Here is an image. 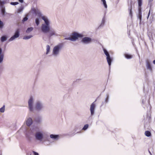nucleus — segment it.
Masks as SVG:
<instances>
[{
  "label": "nucleus",
  "instance_id": "obj_1",
  "mask_svg": "<svg viewBox=\"0 0 155 155\" xmlns=\"http://www.w3.org/2000/svg\"><path fill=\"white\" fill-rule=\"evenodd\" d=\"M34 100L32 97H31L28 101V108L31 112H34L35 110L38 111H42L44 110L45 106L43 102L39 100H37L34 105Z\"/></svg>",
  "mask_w": 155,
  "mask_h": 155
},
{
  "label": "nucleus",
  "instance_id": "obj_2",
  "mask_svg": "<svg viewBox=\"0 0 155 155\" xmlns=\"http://www.w3.org/2000/svg\"><path fill=\"white\" fill-rule=\"evenodd\" d=\"M32 10L36 14H38V16L41 17L42 19L44 21L45 23L42 24L41 29L42 32L47 31L49 30V27H50V21L48 17L45 16H42L41 12L35 8L32 9Z\"/></svg>",
  "mask_w": 155,
  "mask_h": 155
},
{
  "label": "nucleus",
  "instance_id": "obj_3",
  "mask_svg": "<svg viewBox=\"0 0 155 155\" xmlns=\"http://www.w3.org/2000/svg\"><path fill=\"white\" fill-rule=\"evenodd\" d=\"M62 47V44H59L54 46L52 50V55L55 57L58 56Z\"/></svg>",
  "mask_w": 155,
  "mask_h": 155
},
{
  "label": "nucleus",
  "instance_id": "obj_4",
  "mask_svg": "<svg viewBox=\"0 0 155 155\" xmlns=\"http://www.w3.org/2000/svg\"><path fill=\"white\" fill-rule=\"evenodd\" d=\"M83 37V34L74 32L72 33L71 37L65 38L64 39L65 40H70L72 41H75L78 39L79 38H82Z\"/></svg>",
  "mask_w": 155,
  "mask_h": 155
},
{
  "label": "nucleus",
  "instance_id": "obj_5",
  "mask_svg": "<svg viewBox=\"0 0 155 155\" xmlns=\"http://www.w3.org/2000/svg\"><path fill=\"white\" fill-rule=\"evenodd\" d=\"M35 139L40 142L43 141L44 138V134L43 132L41 130L36 131L34 134Z\"/></svg>",
  "mask_w": 155,
  "mask_h": 155
},
{
  "label": "nucleus",
  "instance_id": "obj_6",
  "mask_svg": "<svg viewBox=\"0 0 155 155\" xmlns=\"http://www.w3.org/2000/svg\"><path fill=\"white\" fill-rule=\"evenodd\" d=\"M44 33H48V36L49 37H51L53 36H58L59 35L57 33L56 31L54 29L50 28V27H49V30L47 31L42 32Z\"/></svg>",
  "mask_w": 155,
  "mask_h": 155
},
{
  "label": "nucleus",
  "instance_id": "obj_7",
  "mask_svg": "<svg viewBox=\"0 0 155 155\" xmlns=\"http://www.w3.org/2000/svg\"><path fill=\"white\" fill-rule=\"evenodd\" d=\"M92 41V38L89 37H84L83 38L81 41V42L84 45H87L90 44Z\"/></svg>",
  "mask_w": 155,
  "mask_h": 155
},
{
  "label": "nucleus",
  "instance_id": "obj_8",
  "mask_svg": "<svg viewBox=\"0 0 155 155\" xmlns=\"http://www.w3.org/2000/svg\"><path fill=\"white\" fill-rule=\"evenodd\" d=\"M105 54L107 56V60L109 66H110L111 64L112 59L110 57V55L107 51L104 48L103 49Z\"/></svg>",
  "mask_w": 155,
  "mask_h": 155
},
{
  "label": "nucleus",
  "instance_id": "obj_9",
  "mask_svg": "<svg viewBox=\"0 0 155 155\" xmlns=\"http://www.w3.org/2000/svg\"><path fill=\"white\" fill-rule=\"evenodd\" d=\"M96 100L94 102L92 103L90 106V111L91 112V116H92L94 115L95 113V109L96 107L95 102Z\"/></svg>",
  "mask_w": 155,
  "mask_h": 155
},
{
  "label": "nucleus",
  "instance_id": "obj_10",
  "mask_svg": "<svg viewBox=\"0 0 155 155\" xmlns=\"http://www.w3.org/2000/svg\"><path fill=\"white\" fill-rule=\"evenodd\" d=\"M19 31L18 29L15 32L14 35L12 36L9 39L8 41L9 42L15 40L16 38H18L19 36Z\"/></svg>",
  "mask_w": 155,
  "mask_h": 155
},
{
  "label": "nucleus",
  "instance_id": "obj_11",
  "mask_svg": "<svg viewBox=\"0 0 155 155\" xmlns=\"http://www.w3.org/2000/svg\"><path fill=\"white\" fill-rule=\"evenodd\" d=\"M4 56V53L2 52V48H0V64L3 62Z\"/></svg>",
  "mask_w": 155,
  "mask_h": 155
},
{
  "label": "nucleus",
  "instance_id": "obj_12",
  "mask_svg": "<svg viewBox=\"0 0 155 155\" xmlns=\"http://www.w3.org/2000/svg\"><path fill=\"white\" fill-rule=\"evenodd\" d=\"M148 35L150 40L153 39V37L155 36V31L153 30L151 31H149L148 33Z\"/></svg>",
  "mask_w": 155,
  "mask_h": 155
},
{
  "label": "nucleus",
  "instance_id": "obj_13",
  "mask_svg": "<svg viewBox=\"0 0 155 155\" xmlns=\"http://www.w3.org/2000/svg\"><path fill=\"white\" fill-rule=\"evenodd\" d=\"M33 123V120L31 117H28L26 118V124L28 126H30Z\"/></svg>",
  "mask_w": 155,
  "mask_h": 155
},
{
  "label": "nucleus",
  "instance_id": "obj_14",
  "mask_svg": "<svg viewBox=\"0 0 155 155\" xmlns=\"http://www.w3.org/2000/svg\"><path fill=\"white\" fill-rule=\"evenodd\" d=\"M35 131H36V129L31 128L30 130H28V132L26 134V135L27 137H29L30 135L33 134Z\"/></svg>",
  "mask_w": 155,
  "mask_h": 155
},
{
  "label": "nucleus",
  "instance_id": "obj_15",
  "mask_svg": "<svg viewBox=\"0 0 155 155\" xmlns=\"http://www.w3.org/2000/svg\"><path fill=\"white\" fill-rule=\"evenodd\" d=\"M9 2V0H4L2 1L0 0V8H3V7H5V6H4V5L8 3Z\"/></svg>",
  "mask_w": 155,
  "mask_h": 155
},
{
  "label": "nucleus",
  "instance_id": "obj_16",
  "mask_svg": "<svg viewBox=\"0 0 155 155\" xmlns=\"http://www.w3.org/2000/svg\"><path fill=\"white\" fill-rule=\"evenodd\" d=\"M146 63L147 68L149 69L150 71H151L152 70V68L149 61L148 60H147L146 61Z\"/></svg>",
  "mask_w": 155,
  "mask_h": 155
},
{
  "label": "nucleus",
  "instance_id": "obj_17",
  "mask_svg": "<svg viewBox=\"0 0 155 155\" xmlns=\"http://www.w3.org/2000/svg\"><path fill=\"white\" fill-rule=\"evenodd\" d=\"M51 138L53 139L54 140H57L59 137V136L58 135H54V134H51L50 136Z\"/></svg>",
  "mask_w": 155,
  "mask_h": 155
},
{
  "label": "nucleus",
  "instance_id": "obj_18",
  "mask_svg": "<svg viewBox=\"0 0 155 155\" xmlns=\"http://www.w3.org/2000/svg\"><path fill=\"white\" fill-rule=\"evenodd\" d=\"M1 8V12L3 16H5V13L8 15H10L11 14H10L5 12V7Z\"/></svg>",
  "mask_w": 155,
  "mask_h": 155
},
{
  "label": "nucleus",
  "instance_id": "obj_19",
  "mask_svg": "<svg viewBox=\"0 0 155 155\" xmlns=\"http://www.w3.org/2000/svg\"><path fill=\"white\" fill-rule=\"evenodd\" d=\"M7 39V36L6 35H3L1 38V41L2 42H3L6 41Z\"/></svg>",
  "mask_w": 155,
  "mask_h": 155
},
{
  "label": "nucleus",
  "instance_id": "obj_20",
  "mask_svg": "<svg viewBox=\"0 0 155 155\" xmlns=\"http://www.w3.org/2000/svg\"><path fill=\"white\" fill-rule=\"evenodd\" d=\"M130 6L128 8V10L129 11V15L131 17H132V3L131 2L130 3Z\"/></svg>",
  "mask_w": 155,
  "mask_h": 155
},
{
  "label": "nucleus",
  "instance_id": "obj_21",
  "mask_svg": "<svg viewBox=\"0 0 155 155\" xmlns=\"http://www.w3.org/2000/svg\"><path fill=\"white\" fill-rule=\"evenodd\" d=\"M24 9V7L22 6H21L18 9L17 12V13H20L22 12Z\"/></svg>",
  "mask_w": 155,
  "mask_h": 155
},
{
  "label": "nucleus",
  "instance_id": "obj_22",
  "mask_svg": "<svg viewBox=\"0 0 155 155\" xmlns=\"http://www.w3.org/2000/svg\"><path fill=\"white\" fill-rule=\"evenodd\" d=\"M33 27H30L27 28L26 30V32L27 33H28L31 32L33 30Z\"/></svg>",
  "mask_w": 155,
  "mask_h": 155
},
{
  "label": "nucleus",
  "instance_id": "obj_23",
  "mask_svg": "<svg viewBox=\"0 0 155 155\" xmlns=\"http://www.w3.org/2000/svg\"><path fill=\"white\" fill-rule=\"evenodd\" d=\"M145 134L146 136L148 137H150L151 135V133L149 131H145Z\"/></svg>",
  "mask_w": 155,
  "mask_h": 155
},
{
  "label": "nucleus",
  "instance_id": "obj_24",
  "mask_svg": "<svg viewBox=\"0 0 155 155\" xmlns=\"http://www.w3.org/2000/svg\"><path fill=\"white\" fill-rule=\"evenodd\" d=\"M105 22V19L104 17L102 20L101 23L99 26V27H103L104 25Z\"/></svg>",
  "mask_w": 155,
  "mask_h": 155
},
{
  "label": "nucleus",
  "instance_id": "obj_25",
  "mask_svg": "<svg viewBox=\"0 0 155 155\" xmlns=\"http://www.w3.org/2000/svg\"><path fill=\"white\" fill-rule=\"evenodd\" d=\"M125 56L126 58L128 59H131L132 58L133 56L132 55L128 54H125Z\"/></svg>",
  "mask_w": 155,
  "mask_h": 155
},
{
  "label": "nucleus",
  "instance_id": "obj_26",
  "mask_svg": "<svg viewBox=\"0 0 155 155\" xmlns=\"http://www.w3.org/2000/svg\"><path fill=\"white\" fill-rule=\"evenodd\" d=\"M33 36L32 35H28L27 36H25L23 38V39L24 40H27L31 38Z\"/></svg>",
  "mask_w": 155,
  "mask_h": 155
},
{
  "label": "nucleus",
  "instance_id": "obj_27",
  "mask_svg": "<svg viewBox=\"0 0 155 155\" xmlns=\"http://www.w3.org/2000/svg\"><path fill=\"white\" fill-rule=\"evenodd\" d=\"M142 0H138V8H141L142 5Z\"/></svg>",
  "mask_w": 155,
  "mask_h": 155
},
{
  "label": "nucleus",
  "instance_id": "obj_28",
  "mask_svg": "<svg viewBox=\"0 0 155 155\" xmlns=\"http://www.w3.org/2000/svg\"><path fill=\"white\" fill-rule=\"evenodd\" d=\"M50 49V47L49 45H47L46 46V54H47L49 52Z\"/></svg>",
  "mask_w": 155,
  "mask_h": 155
},
{
  "label": "nucleus",
  "instance_id": "obj_29",
  "mask_svg": "<svg viewBox=\"0 0 155 155\" xmlns=\"http://www.w3.org/2000/svg\"><path fill=\"white\" fill-rule=\"evenodd\" d=\"M101 1L103 2V3L104 8H107V5L105 0H101Z\"/></svg>",
  "mask_w": 155,
  "mask_h": 155
},
{
  "label": "nucleus",
  "instance_id": "obj_30",
  "mask_svg": "<svg viewBox=\"0 0 155 155\" xmlns=\"http://www.w3.org/2000/svg\"><path fill=\"white\" fill-rule=\"evenodd\" d=\"M5 105H3V107L0 108V112L1 113L4 112L5 110Z\"/></svg>",
  "mask_w": 155,
  "mask_h": 155
},
{
  "label": "nucleus",
  "instance_id": "obj_31",
  "mask_svg": "<svg viewBox=\"0 0 155 155\" xmlns=\"http://www.w3.org/2000/svg\"><path fill=\"white\" fill-rule=\"evenodd\" d=\"M35 120L37 122H40L42 120L41 118V117L36 118L35 119Z\"/></svg>",
  "mask_w": 155,
  "mask_h": 155
},
{
  "label": "nucleus",
  "instance_id": "obj_32",
  "mask_svg": "<svg viewBox=\"0 0 155 155\" xmlns=\"http://www.w3.org/2000/svg\"><path fill=\"white\" fill-rule=\"evenodd\" d=\"M35 22L37 25V26H38L40 23V21L39 18H36L35 20Z\"/></svg>",
  "mask_w": 155,
  "mask_h": 155
},
{
  "label": "nucleus",
  "instance_id": "obj_33",
  "mask_svg": "<svg viewBox=\"0 0 155 155\" xmlns=\"http://www.w3.org/2000/svg\"><path fill=\"white\" fill-rule=\"evenodd\" d=\"M88 127V125L87 124H86L84 125V127L82 128V130H86Z\"/></svg>",
  "mask_w": 155,
  "mask_h": 155
},
{
  "label": "nucleus",
  "instance_id": "obj_34",
  "mask_svg": "<svg viewBox=\"0 0 155 155\" xmlns=\"http://www.w3.org/2000/svg\"><path fill=\"white\" fill-rule=\"evenodd\" d=\"M18 4V3L17 2H11L10 3V4L12 5H17Z\"/></svg>",
  "mask_w": 155,
  "mask_h": 155
},
{
  "label": "nucleus",
  "instance_id": "obj_35",
  "mask_svg": "<svg viewBox=\"0 0 155 155\" xmlns=\"http://www.w3.org/2000/svg\"><path fill=\"white\" fill-rule=\"evenodd\" d=\"M106 96L107 97L105 99V101L106 103H107L108 101L109 95L108 94H107Z\"/></svg>",
  "mask_w": 155,
  "mask_h": 155
},
{
  "label": "nucleus",
  "instance_id": "obj_36",
  "mask_svg": "<svg viewBox=\"0 0 155 155\" xmlns=\"http://www.w3.org/2000/svg\"><path fill=\"white\" fill-rule=\"evenodd\" d=\"M28 18L27 17H25L23 18V20H22V22H24L25 21H27L28 20Z\"/></svg>",
  "mask_w": 155,
  "mask_h": 155
},
{
  "label": "nucleus",
  "instance_id": "obj_37",
  "mask_svg": "<svg viewBox=\"0 0 155 155\" xmlns=\"http://www.w3.org/2000/svg\"><path fill=\"white\" fill-rule=\"evenodd\" d=\"M141 8H138L139 14L138 15H142Z\"/></svg>",
  "mask_w": 155,
  "mask_h": 155
},
{
  "label": "nucleus",
  "instance_id": "obj_38",
  "mask_svg": "<svg viewBox=\"0 0 155 155\" xmlns=\"http://www.w3.org/2000/svg\"><path fill=\"white\" fill-rule=\"evenodd\" d=\"M3 26V23L0 20V28H2Z\"/></svg>",
  "mask_w": 155,
  "mask_h": 155
},
{
  "label": "nucleus",
  "instance_id": "obj_39",
  "mask_svg": "<svg viewBox=\"0 0 155 155\" xmlns=\"http://www.w3.org/2000/svg\"><path fill=\"white\" fill-rule=\"evenodd\" d=\"M138 18H139L140 19V21H141V19L142 15H138Z\"/></svg>",
  "mask_w": 155,
  "mask_h": 155
},
{
  "label": "nucleus",
  "instance_id": "obj_40",
  "mask_svg": "<svg viewBox=\"0 0 155 155\" xmlns=\"http://www.w3.org/2000/svg\"><path fill=\"white\" fill-rule=\"evenodd\" d=\"M33 153L35 155H38V153L35 151H33Z\"/></svg>",
  "mask_w": 155,
  "mask_h": 155
},
{
  "label": "nucleus",
  "instance_id": "obj_41",
  "mask_svg": "<svg viewBox=\"0 0 155 155\" xmlns=\"http://www.w3.org/2000/svg\"><path fill=\"white\" fill-rule=\"evenodd\" d=\"M19 2L21 3H23V0H18Z\"/></svg>",
  "mask_w": 155,
  "mask_h": 155
},
{
  "label": "nucleus",
  "instance_id": "obj_42",
  "mask_svg": "<svg viewBox=\"0 0 155 155\" xmlns=\"http://www.w3.org/2000/svg\"><path fill=\"white\" fill-rule=\"evenodd\" d=\"M150 11H149V12L148 13V15L147 16V18L148 19L149 18V15H150Z\"/></svg>",
  "mask_w": 155,
  "mask_h": 155
},
{
  "label": "nucleus",
  "instance_id": "obj_43",
  "mask_svg": "<svg viewBox=\"0 0 155 155\" xmlns=\"http://www.w3.org/2000/svg\"><path fill=\"white\" fill-rule=\"evenodd\" d=\"M153 63L155 64V60L153 61Z\"/></svg>",
  "mask_w": 155,
  "mask_h": 155
},
{
  "label": "nucleus",
  "instance_id": "obj_44",
  "mask_svg": "<svg viewBox=\"0 0 155 155\" xmlns=\"http://www.w3.org/2000/svg\"><path fill=\"white\" fill-rule=\"evenodd\" d=\"M153 0H149V2H152Z\"/></svg>",
  "mask_w": 155,
  "mask_h": 155
},
{
  "label": "nucleus",
  "instance_id": "obj_45",
  "mask_svg": "<svg viewBox=\"0 0 155 155\" xmlns=\"http://www.w3.org/2000/svg\"><path fill=\"white\" fill-rule=\"evenodd\" d=\"M142 102L143 103V100L142 101Z\"/></svg>",
  "mask_w": 155,
  "mask_h": 155
}]
</instances>
